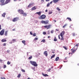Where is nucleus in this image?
<instances>
[{
    "mask_svg": "<svg viewBox=\"0 0 79 79\" xmlns=\"http://www.w3.org/2000/svg\"><path fill=\"white\" fill-rule=\"evenodd\" d=\"M30 63L33 65V66H34L36 67L37 66V64L36 63V62H35L34 61H30Z\"/></svg>",
    "mask_w": 79,
    "mask_h": 79,
    "instance_id": "obj_1",
    "label": "nucleus"
},
{
    "mask_svg": "<svg viewBox=\"0 0 79 79\" xmlns=\"http://www.w3.org/2000/svg\"><path fill=\"white\" fill-rule=\"evenodd\" d=\"M46 18V15H42L40 16V17H39V19H45Z\"/></svg>",
    "mask_w": 79,
    "mask_h": 79,
    "instance_id": "obj_2",
    "label": "nucleus"
},
{
    "mask_svg": "<svg viewBox=\"0 0 79 79\" xmlns=\"http://www.w3.org/2000/svg\"><path fill=\"white\" fill-rule=\"evenodd\" d=\"M51 26H52V25L49 24L48 25L44 26V28H47V29H48L51 27Z\"/></svg>",
    "mask_w": 79,
    "mask_h": 79,
    "instance_id": "obj_3",
    "label": "nucleus"
},
{
    "mask_svg": "<svg viewBox=\"0 0 79 79\" xmlns=\"http://www.w3.org/2000/svg\"><path fill=\"white\" fill-rule=\"evenodd\" d=\"M18 12H19L20 15H23L24 13L23 10L21 9H19L18 10Z\"/></svg>",
    "mask_w": 79,
    "mask_h": 79,
    "instance_id": "obj_4",
    "label": "nucleus"
},
{
    "mask_svg": "<svg viewBox=\"0 0 79 79\" xmlns=\"http://www.w3.org/2000/svg\"><path fill=\"white\" fill-rule=\"evenodd\" d=\"M41 23L43 24H47L48 23V21H44L42 20L41 21Z\"/></svg>",
    "mask_w": 79,
    "mask_h": 79,
    "instance_id": "obj_5",
    "label": "nucleus"
},
{
    "mask_svg": "<svg viewBox=\"0 0 79 79\" xmlns=\"http://www.w3.org/2000/svg\"><path fill=\"white\" fill-rule=\"evenodd\" d=\"M75 47H76V49L72 48L71 49V50L73 53L75 52L76 51V50L77 49V47H74V48H75Z\"/></svg>",
    "mask_w": 79,
    "mask_h": 79,
    "instance_id": "obj_6",
    "label": "nucleus"
},
{
    "mask_svg": "<svg viewBox=\"0 0 79 79\" xmlns=\"http://www.w3.org/2000/svg\"><path fill=\"white\" fill-rule=\"evenodd\" d=\"M5 32V29H2L0 32V35H3V34H4V32Z\"/></svg>",
    "mask_w": 79,
    "mask_h": 79,
    "instance_id": "obj_7",
    "label": "nucleus"
},
{
    "mask_svg": "<svg viewBox=\"0 0 79 79\" xmlns=\"http://www.w3.org/2000/svg\"><path fill=\"white\" fill-rule=\"evenodd\" d=\"M64 35V31H62L60 34V35L61 37L63 36V35Z\"/></svg>",
    "mask_w": 79,
    "mask_h": 79,
    "instance_id": "obj_8",
    "label": "nucleus"
},
{
    "mask_svg": "<svg viewBox=\"0 0 79 79\" xmlns=\"http://www.w3.org/2000/svg\"><path fill=\"white\" fill-rule=\"evenodd\" d=\"M34 5V3H31L29 4V5L28 6V8H30L32 6V5Z\"/></svg>",
    "mask_w": 79,
    "mask_h": 79,
    "instance_id": "obj_9",
    "label": "nucleus"
},
{
    "mask_svg": "<svg viewBox=\"0 0 79 79\" xmlns=\"http://www.w3.org/2000/svg\"><path fill=\"white\" fill-rule=\"evenodd\" d=\"M44 55L46 56H47L48 55V54L47 53V51H45L44 52Z\"/></svg>",
    "mask_w": 79,
    "mask_h": 79,
    "instance_id": "obj_10",
    "label": "nucleus"
},
{
    "mask_svg": "<svg viewBox=\"0 0 79 79\" xmlns=\"http://www.w3.org/2000/svg\"><path fill=\"white\" fill-rule=\"evenodd\" d=\"M10 1H11V0H6L5 2V4H7V3H10Z\"/></svg>",
    "mask_w": 79,
    "mask_h": 79,
    "instance_id": "obj_11",
    "label": "nucleus"
},
{
    "mask_svg": "<svg viewBox=\"0 0 79 79\" xmlns=\"http://www.w3.org/2000/svg\"><path fill=\"white\" fill-rule=\"evenodd\" d=\"M1 41L2 42H6V40L5 39H3Z\"/></svg>",
    "mask_w": 79,
    "mask_h": 79,
    "instance_id": "obj_12",
    "label": "nucleus"
},
{
    "mask_svg": "<svg viewBox=\"0 0 79 79\" xmlns=\"http://www.w3.org/2000/svg\"><path fill=\"white\" fill-rule=\"evenodd\" d=\"M59 1V0H53V2L54 3H57Z\"/></svg>",
    "mask_w": 79,
    "mask_h": 79,
    "instance_id": "obj_13",
    "label": "nucleus"
},
{
    "mask_svg": "<svg viewBox=\"0 0 79 79\" xmlns=\"http://www.w3.org/2000/svg\"><path fill=\"white\" fill-rule=\"evenodd\" d=\"M7 35H8V31H5V36H7Z\"/></svg>",
    "mask_w": 79,
    "mask_h": 79,
    "instance_id": "obj_14",
    "label": "nucleus"
},
{
    "mask_svg": "<svg viewBox=\"0 0 79 79\" xmlns=\"http://www.w3.org/2000/svg\"><path fill=\"white\" fill-rule=\"evenodd\" d=\"M36 8L35 7V6H34L31 8V10H36Z\"/></svg>",
    "mask_w": 79,
    "mask_h": 79,
    "instance_id": "obj_15",
    "label": "nucleus"
},
{
    "mask_svg": "<svg viewBox=\"0 0 79 79\" xmlns=\"http://www.w3.org/2000/svg\"><path fill=\"white\" fill-rule=\"evenodd\" d=\"M5 15H6V13H4L2 15V16L4 17H5Z\"/></svg>",
    "mask_w": 79,
    "mask_h": 79,
    "instance_id": "obj_16",
    "label": "nucleus"
},
{
    "mask_svg": "<svg viewBox=\"0 0 79 79\" xmlns=\"http://www.w3.org/2000/svg\"><path fill=\"white\" fill-rule=\"evenodd\" d=\"M18 19H19L18 17H16L14 18L13 20H18Z\"/></svg>",
    "mask_w": 79,
    "mask_h": 79,
    "instance_id": "obj_17",
    "label": "nucleus"
},
{
    "mask_svg": "<svg viewBox=\"0 0 79 79\" xmlns=\"http://www.w3.org/2000/svg\"><path fill=\"white\" fill-rule=\"evenodd\" d=\"M36 14H37L38 15H41V12L40 11L39 12H36Z\"/></svg>",
    "mask_w": 79,
    "mask_h": 79,
    "instance_id": "obj_18",
    "label": "nucleus"
},
{
    "mask_svg": "<svg viewBox=\"0 0 79 79\" xmlns=\"http://www.w3.org/2000/svg\"><path fill=\"white\" fill-rule=\"evenodd\" d=\"M0 2L2 3H3L5 2V0H0Z\"/></svg>",
    "mask_w": 79,
    "mask_h": 79,
    "instance_id": "obj_19",
    "label": "nucleus"
},
{
    "mask_svg": "<svg viewBox=\"0 0 79 79\" xmlns=\"http://www.w3.org/2000/svg\"><path fill=\"white\" fill-rule=\"evenodd\" d=\"M23 16H27V14L26 13H23Z\"/></svg>",
    "mask_w": 79,
    "mask_h": 79,
    "instance_id": "obj_20",
    "label": "nucleus"
},
{
    "mask_svg": "<svg viewBox=\"0 0 79 79\" xmlns=\"http://www.w3.org/2000/svg\"><path fill=\"white\" fill-rule=\"evenodd\" d=\"M54 41H55V42H56V41H57V39H56V36H55V37H54Z\"/></svg>",
    "mask_w": 79,
    "mask_h": 79,
    "instance_id": "obj_21",
    "label": "nucleus"
},
{
    "mask_svg": "<svg viewBox=\"0 0 79 79\" xmlns=\"http://www.w3.org/2000/svg\"><path fill=\"white\" fill-rule=\"evenodd\" d=\"M42 75L44 76H48V75L47 74H44V73H42Z\"/></svg>",
    "mask_w": 79,
    "mask_h": 79,
    "instance_id": "obj_22",
    "label": "nucleus"
},
{
    "mask_svg": "<svg viewBox=\"0 0 79 79\" xmlns=\"http://www.w3.org/2000/svg\"><path fill=\"white\" fill-rule=\"evenodd\" d=\"M55 56V54H53L52 56L51 57V59H52L53 58H54V57Z\"/></svg>",
    "mask_w": 79,
    "mask_h": 79,
    "instance_id": "obj_23",
    "label": "nucleus"
},
{
    "mask_svg": "<svg viewBox=\"0 0 79 79\" xmlns=\"http://www.w3.org/2000/svg\"><path fill=\"white\" fill-rule=\"evenodd\" d=\"M58 60H59V57H57L56 58V61H58Z\"/></svg>",
    "mask_w": 79,
    "mask_h": 79,
    "instance_id": "obj_24",
    "label": "nucleus"
},
{
    "mask_svg": "<svg viewBox=\"0 0 79 79\" xmlns=\"http://www.w3.org/2000/svg\"><path fill=\"white\" fill-rule=\"evenodd\" d=\"M21 77V74H19L17 76V77H18L19 78Z\"/></svg>",
    "mask_w": 79,
    "mask_h": 79,
    "instance_id": "obj_25",
    "label": "nucleus"
},
{
    "mask_svg": "<svg viewBox=\"0 0 79 79\" xmlns=\"http://www.w3.org/2000/svg\"><path fill=\"white\" fill-rule=\"evenodd\" d=\"M61 40H64V39L63 36H61Z\"/></svg>",
    "mask_w": 79,
    "mask_h": 79,
    "instance_id": "obj_26",
    "label": "nucleus"
},
{
    "mask_svg": "<svg viewBox=\"0 0 79 79\" xmlns=\"http://www.w3.org/2000/svg\"><path fill=\"white\" fill-rule=\"evenodd\" d=\"M32 56H31L30 57H29V58H28V59L29 60H31V59H32Z\"/></svg>",
    "mask_w": 79,
    "mask_h": 79,
    "instance_id": "obj_27",
    "label": "nucleus"
},
{
    "mask_svg": "<svg viewBox=\"0 0 79 79\" xmlns=\"http://www.w3.org/2000/svg\"><path fill=\"white\" fill-rule=\"evenodd\" d=\"M25 42H26V41H25V40H23L22 41V43H23V44H24V45H26V44H25Z\"/></svg>",
    "mask_w": 79,
    "mask_h": 79,
    "instance_id": "obj_28",
    "label": "nucleus"
},
{
    "mask_svg": "<svg viewBox=\"0 0 79 79\" xmlns=\"http://www.w3.org/2000/svg\"><path fill=\"white\" fill-rule=\"evenodd\" d=\"M63 48H64L65 50H68V48H67V47H65V46H63Z\"/></svg>",
    "mask_w": 79,
    "mask_h": 79,
    "instance_id": "obj_29",
    "label": "nucleus"
},
{
    "mask_svg": "<svg viewBox=\"0 0 79 79\" xmlns=\"http://www.w3.org/2000/svg\"><path fill=\"white\" fill-rule=\"evenodd\" d=\"M66 26H67V24H65L63 27V28H64L65 27H66Z\"/></svg>",
    "mask_w": 79,
    "mask_h": 79,
    "instance_id": "obj_30",
    "label": "nucleus"
},
{
    "mask_svg": "<svg viewBox=\"0 0 79 79\" xmlns=\"http://www.w3.org/2000/svg\"><path fill=\"white\" fill-rule=\"evenodd\" d=\"M45 42V40L43 39L41 41V42Z\"/></svg>",
    "mask_w": 79,
    "mask_h": 79,
    "instance_id": "obj_31",
    "label": "nucleus"
},
{
    "mask_svg": "<svg viewBox=\"0 0 79 79\" xmlns=\"http://www.w3.org/2000/svg\"><path fill=\"white\" fill-rule=\"evenodd\" d=\"M51 71V68H50L48 70V72H50Z\"/></svg>",
    "mask_w": 79,
    "mask_h": 79,
    "instance_id": "obj_32",
    "label": "nucleus"
},
{
    "mask_svg": "<svg viewBox=\"0 0 79 79\" xmlns=\"http://www.w3.org/2000/svg\"><path fill=\"white\" fill-rule=\"evenodd\" d=\"M38 39V38H35V39H34V41H35V40H37Z\"/></svg>",
    "mask_w": 79,
    "mask_h": 79,
    "instance_id": "obj_33",
    "label": "nucleus"
},
{
    "mask_svg": "<svg viewBox=\"0 0 79 79\" xmlns=\"http://www.w3.org/2000/svg\"><path fill=\"white\" fill-rule=\"evenodd\" d=\"M22 72H23V73H25V70L23 69H22L21 70Z\"/></svg>",
    "mask_w": 79,
    "mask_h": 79,
    "instance_id": "obj_34",
    "label": "nucleus"
},
{
    "mask_svg": "<svg viewBox=\"0 0 79 79\" xmlns=\"http://www.w3.org/2000/svg\"><path fill=\"white\" fill-rule=\"evenodd\" d=\"M6 68V65H4L3 66V68L5 69Z\"/></svg>",
    "mask_w": 79,
    "mask_h": 79,
    "instance_id": "obj_35",
    "label": "nucleus"
},
{
    "mask_svg": "<svg viewBox=\"0 0 79 79\" xmlns=\"http://www.w3.org/2000/svg\"><path fill=\"white\" fill-rule=\"evenodd\" d=\"M6 44L4 43L2 44V45L3 46H6Z\"/></svg>",
    "mask_w": 79,
    "mask_h": 79,
    "instance_id": "obj_36",
    "label": "nucleus"
},
{
    "mask_svg": "<svg viewBox=\"0 0 79 79\" xmlns=\"http://www.w3.org/2000/svg\"><path fill=\"white\" fill-rule=\"evenodd\" d=\"M7 64H11V62H9V61H8L7 63Z\"/></svg>",
    "mask_w": 79,
    "mask_h": 79,
    "instance_id": "obj_37",
    "label": "nucleus"
},
{
    "mask_svg": "<svg viewBox=\"0 0 79 79\" xmlns=\"http://www.w3.org/2000/svg\"><path fill=\"white\" fill-rule=\"evenodd\" d=\"M50 3H48L47 5V7H48V6H50Z\"/></svg>",
    "mask_w": 79,
    "mask_h": 79,
    "instance_id": "obj_38",
    "label": "nucleus"
},
{
    "mask_svg": "<svg viewBox=\"0 0 79 79\" xmlns=\"http://www.w3.org/2000/svg\"><path fill=\"white\" fill-rule=\"evenodd\" d=\"M56 9L57 10H58V11H60V9L59 7H57L56 8Z\"/></svg>",
    "mask_w": 79,
    "mask_h": 79,
    "instance_id": "obj_39",
    "label": "nucleus"
},
{
    "mask_svg": "<svg viewBox=\"0 0 79 79\" xmlns=\"http://www.w3.org/2000/svg\"><path fill=\"white\" fill-rule=\"evenodd\" d=\"M48 14L49 15H51V14H52V11L49 12Z\"/></svg>",
    "mask_w": 79,
    "mask_h": 79,
    "instance_id": "obj_40",
    "label": "nucleus"
},
{
    "mask_svg": "<svg viewBox=\"0 0 79 79\" xmlns=\"http://www.w3.org/2000/svg\"><path fill=\"white\" fill-rule=\"evenodd\" d=\"M43 34L44 35H45V34H46V32H45V31H44L43 32Z\"/></svg>",
    "mask_w": 79,
    "mask_h": 79,
    "instance_id": "obj_41",
    "label": "nucleus"
},
{
    "mask_svg": "<svg viewBox=\"0 0 79 79\" xmlns=\"http://www.w3.org/2000/svg\"><path fill=\"white\" fill-rule=\"evenodd\" d=\"M33 36L35 37V36H36V35L35 34V33H34L33 35Z\"/></svg>",
    "mask_w": 79,
    "mask_h": 79,
    "instance_id": "obj_42",
    "label": "nucleus"
},
{
    "mask_svg": "<svg viewBox=\"0 0 79 79\" xmlns=\"http://www.w3.org/2000/svg\"><path fill=\"white\" fill-rule=\"evenodd\" d=\"M41 2L42 3H43L44 2V0H41Z\"/></svg>",
    "mask_w": 79,
    "mask_h": 79,
    "instance_id": "obj_43",
    "label": "nucleus"
},
{
    "mask_svg": "<svg viewBox=\"0 0 79 79\" xmlns=\"http://www.w3.org/2000/svg\"><path fill=\"white\" fill-rule=\"evenodd\" d=\"M67 19H69V20H71V19L70 18L68 17Z\"/></svg>",
    "mask_w": 79,
    "mask_h": 79,
    "instance_id": "obj_44",
    "label": "nucleus"
},
{
    "mask_svg": "<svg viewBox=\"0 0 79 79\" xmlns=\"http://www.w3.org/2000/svg\"><path fill=\"white\" fill-rule=\"evenodd\" d=\"M75 46H76L74 47H77H77H78V44H76L75 45Z\"/></svg>",
    "mask_w": 79,
    "mask_h": 79,
    "instance_id": "obj_45",
    "label": "nucleus"
},
{
    "mask_svg": "<svg viewBox=\"0 0 79 79\" xmlns=\"http://www.w3.org/2000/svg\"><path fill=\"white\" fill-rule=\"evenodd\" d=\"M53 32H54L53 30H52L51 31V34H53Z\"/></svg>",
    "mask_w": 79,
    "mask_h": 79,
    "instance_id": "obj_46",
    "label": "nucleus"
},
{
    "mask_svg": "<svg viewBox=\"0 0 79 79\" xmlns=\"http://www.w3.org/2000/svg\"><path fill=\"white\" fill-rule=\"evenodd\" d=\"M12 41H13V42H15L16 41V39H14L12 40Z\"/></svg>",
    "mask_w": 79,
    "mask_h": 79,
    "instance_id": "obj_47",
    "label": "nucleus"
},
{
    "mask_svg": "<svg viewBox=\"0 0 79 79\" xmlns=\"http://www.w3.org/2000/svg\"><path fill=\"white\" fill-rule=\"evenodd\" d=\"M58 38H59V39H61V38H60V35H58Z\"/></svg>",
    "mask_w": 79,
    "mask_h": 79,
    "instance_id": "obj_48",
    "label": "nucleus"
},
{
    "mask_svg": "<svg viewBox=\"0 0 79 79\" xmlns=\"http://www.w3.org/2000/svg\"><path fill=\"white\" fill-rule=\"evenodd\" d=\"M50 31H48V34H48V35H50Z\"/></svg>",
    "mask_w": 79,
    "mask_h": 79,
    "instance_id": "obj_49",
    "label": "nucleus"
},
{
    "mask_svg": "<svg viewBox=\"0 0 79 79\" xmlns=\"http://www.w3.org/2000/svg\"><path fill=\"white\" fill-rule=\"evenodd\" d=\"M2 29V25H0V30H1Z\"/></svg>",
    "mask_w": 79,
    "mask_h": 79,
    "instance_id": "obj_50",
    "label": "nucleus"
},
{
    "mask_svg": "<svg viewBox=\"0 0 79 79\" xmlns=\"http://www.w3.org/2000/svg\"><path fill=\"white\" fill-rule=\"evenodd\" d=\"M1 79H5V77H3V78L1 77Z\"/></svg>",
    "mask_w": 79,
    "mask_h": 79,
    "instance_id": "obj_51",
    "label": "nucleus"
},
{
    "mask_svg": "<svg viewBox=\"0 0 79 79\" xmlns=\"http://www.w3.org/2000/svg\"><path fill=\"white\" fill-rule=\"evenodd\" d=\"M30 34L31 35H32V34H33V33H32V32H31V31L30 32Z\"/></svg>",
    "mask_w": 79,
    "mask_h": 79,
    "instance_id": "obj_52",
    "label": "nucleus"
},
{
    "mask_svg": "<svg viewBox=\"0 0 79 79\" xmlns=\"http://www.w3.org/2000/svg\"><path fill=\"white\" fill-rule=\"evenodd\" d=\"M12 21H13V22H15V21H17V20H13Z\"/></svg>",
    "mask_w": 79,
    "mask_h": 79,
    "instance_id": "obj_53",
    "label": "nucleus"
},
{
    "mask_svg": "<svg viewBox=\"0 0 79 79\" xmlns=\"http://www.w3.org/2000/svg\"><path fill=\"white\" fill-rule=\"evenodd\" d=\"M73 36H75V33H73Z\"/></svg>",
    "mask_w": 79,
    "mask_h": 79,
    "instance_id": "obj_54",
    "label": "nucleus"
},
{
    "mask_svg": "<svg viewBox=\"0 0 79 79\" xmlns=\"http://www.w3.org/2000/svg\"><path fill=\"white\" fill-rule=\"evenodd\" d=\"M7 53H9V52H10V50H8L7 51Z\"/></svg>",
    "mask_w": 79,
    "mask_h": 79,
    "instance_id": "obj_55",
    "label": "nucleus"
},
{
    "mask_svg": "<svg viewBox=\"0 0 79 79\" xmlns=\"http://www.w3.org/2000/svg\"><path fill=\"white\" fill-rule=\"evenodd\" d=\"M67 57H66L65 58V59H64V60H67V59H66Z\"/></svg>",
    "mask_w": 79,
    "mask_h": 79,
    "instance_id": "obj_56",
    "label": "nucleus"
},
{
    "mask_svg": "<svg viewBox=\"0 0 79 79\" xmlns=\"http://www.w3.org/2000/svg\"><path fill=\"white\" fill-rule=\"evenodd\" d=\"M64 63H65V62H68V60H66V61H63Z\"/></svg>",
    "mask_w": 79,
    "mask_h": 79,
    "instance_id": "obj_57",
    "label": "nucleus"
},
{
    "mask_svg": "<svg viewBox=\"0 0 79 79\" xmlns=\"http://www.w3.org/2000/svg\"><path fill=\"white\" fill-rule=\"evenodd\" d=\"M48 39H49V38H50V36H49L48 37Z\"/></svg>",
    "mask_w": 79,
    "mask_h": 79,
    "instance_id": "obj_58",
    "label": "nucleus"
},
{
    "mask_svg": "<svg viewBox=\"0 0 79 79\" xmlns=\"http://www.w3.org/2000/svg\"><path fill=\"white\" fill-rule=\"evenodd\" d=\"M53 21L54 22V23H56V21L55 20H53Z\"/></svg>",
    "mask_w": 79,
    "mask_h": 79,
    "instance_id": "obj_59",
    "label": "nucleus"
},
{
    "mask_svg": "<svg viewBox=\"0 0 79 79\" xmlns=\"http://www.w3.org/2000/svg\"><path fill=\"white\" fill-rule=\"evenodd\" d=\"M50 4H52V1H51V2H50V3H49Z\"/></svg>",
    "mask_w": 79,
    "mask_h": 79,
    "instance_id": "obj_60",
    "label": "nucleus"
},
{
    "mask_svg": "<svg viewBox=\"0 0 79 79\" xmlns=\"http://www.w3.org/2000/svg\"><path fill=\"white\" fill-rule=\"evenodd\" d=\"M2 60L0 59V61H1V62H2Z\"/></svg>",
    "mask_w": 79,
    "mask_h": 79,
    "instance_id": "obj_61",
    "label": "nucleus"
},
{
    "mask_svg": "<svg viewBox=\"0 0 79 79\" xmlns=\"http://www.w3.org/2000/svg\"><path fill=\"white\" fill-rule=\"evenodd\" d=\"M1 5H5V4H1Z\"/></svg>",
    "mask_w": 79,
    "mask_h": 79,
    "instance_id": "obj_62",
    "label": "nucleus"
},
{
    "mask_svg": "<svg viewBox=\"0 0 79 79\" xmlns=\"http://www.w3.org/2000/svg\"><path fill=\"white\" fill-rule=\"evenodd\" d=\"M56 31H58V29H56Z\"/></svg>",
    "mask_w": 79,
    "mask_h": 79,
    "instance_id": "obj_63",
    "label": "nucleus"
},
{
    "mask_svg": "<svg viewBox=\"0 0 79 79\" xmlns=\"http://www.w3.org/2000/svg\"><path fill=\"white\" fill-rule=\"evenodd\" d=\"M45 11V12H47V11H48V10H46Z\"/></svg>",
    "mask_w": 79,
    "mask_h": 79,
    "instance_id": "obj_64",
    "label": "nucleus"
}]
</instances>
